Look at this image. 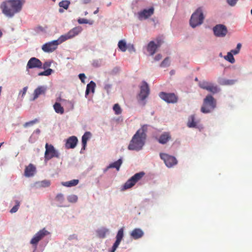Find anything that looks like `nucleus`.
Wrapping results in <instances>:
<instances>
[{
    "instance_id": "f257e3e1",
    "label": "nucleus",
    "mask_w": 252,
    "mask_h": 252,
    "mask_svg": "<svg viewBox=\"0 0 252 252\" xmlns=\"http://www.w3.org/2000/svg\"><path fill=\"white\" fill-rule=\"evenodd\" d=\"M25 2V0H6L1 3L0 8L3 14L11 18L21 11Z\"/></svg>"
},
{
    "instance_id": "f03ea898",
    "label": "nucleus",
    "mask_w": 252,
    "mask_h": 252,
    "mask_svg": "<svg viewBox=\"0 0 252 252\" xmlns=\"http://www.w3.org/2000/svg\"><path fill=\"white\" fill-rule=\"evenodd\" d=\"M146 128L144 126L136 131L130 141L128 150L139 151L142 149L146 138Z\"/></svg>"
},
{
    "instance_id": "7ed1b4c3",
    "label": "nucleus",
    "mask_w": 252,
    "mask_h": 252,
    "mask_svg": "<svg viewBox=\"0 0 252 252\" xmlns=\"http://www.w3.org/2000/svg\"><path fill=\"white\" fill-rule=\"evenodd\" d=\"M217 102L211 95H207L203 100L201 112L203 113H209L213 111L216 107Z\"/></svg>"
},
{
    "instance_id": "20e7f679",
    "label": "nucleus",
    "mask_w": 252,
    "mask_h": 252,
    "mask_svg": "<svg viewBox=\"0 0 252 252\" xmlns=\"http://www.w3.org/2000/svg\"><path fill=\"white\" fill-rule=\"evenodd\" d=\"M204 18L202 10L199 7L192 14L190 19V25L191 27L195 28L203 23Z\"/></svg>"
},
{
    "instance_id": "39448f33",
    "label": "nucleus",
    "mask_w": 252,
    "mask_h": 252,
    "mask_svg": "<svg viewBox=\"0 0 252 252\" xmlns=\"http://www.w3.org/2000/svg\"><path fill=\"white\" fill-rule=\"evenodd\" d=\"M150 94V89L148 84L145 81L142 82L140 86V91L137 96V100L139 104L145 105L146 104L145 99Z\"/></svg>"
},
{
    "instance_id": "423d86ee",
    "label": "nucleus",
    "mask_w": 252,
    "mask_h": 252,
    "mask_svg": "<svg viewBox=\"0 0 252 252\" xmlns=\"http://www.w3.org/2000/svg\"><path fill=\"white\" fill-rule=\"evenodd\" d=\"M144 174L145 173L143 172L135 174L125 183L122 187V189L126 190L133 187L137 182L142 179Z\"/></svg>"
},
{
    "instance_id": "0eeeda50",
    "label": "nucleus",
    "mask_w": 252,
    "mask_h": 252,
    "mask_svg": "<svg viewBox=\"0 0 252 252\" xmlns=\"http://www.w3.org/2000/svg\"><path fill=\"white\" fill-rule=\"evenodd\" d=\"M44 158L45 160H49L53 158H59V154L54 146L46 143L45 145Z\"/></svg>"
},
{
    "instance_id": "6e6552de",
    "label": "nucleus",
    "mask_w": 252,
    "mask_h": 252,
    "mask_svg": "<svg viewBox=\"0 0 252 252\" xmlns=\"http://www.w3.org/2000/svg\"><path fill=\"white\" fill-rule=\"evenodd\" d=\"M82 30V28L79 26L73 28L67 33L62 35L60 37V42H63L67 39L74 37L81 32Z\"/></svg>"
},
{
    "instance_id": "1a4fd4ad",
    "label": "nucleus",
    "mask_w": 252,
    "mask_h": 252,
    "mask_svg": "<svg viewBox=\"0 0 252 252\" xmlns=\"http://www.w3.org/2000/svg\"><path fill=\"white\" fill-rule=\"evenodd\" d=\"M199 86L202 89L206 90L213 94H216L219 91V89L217 85L213 83L206 81H202L199 83Z\"/></svg>"
},
{
    "instance_id": "9d476101",
    "label": "nucleus",
    "mask_w": 252,
    "mask_h": 252,
    "mask_svg": "<svg viewBox=\"0 0 252 252\" xmlns=\"http://www.w3.org/2000/svg\"><path fill=\"white\" fill-rule=\"evenodd\" d=\"M60 42V38L58 40H55L51 42L45 43L42 46V50L46 53H50L54 51L58 47Z\"/></svg>"
},
{
    "instance_id": "9b49d317",
    "label": "nucleus",
    "mask_w": 252,
    "mask_h": 252,
    "mask_svg": "<svg viewBox=\"0 0 252 252\" xmlns=\"http://www.w3.org/2000/svg\"><path fill=\"white\" fill-rule=\"evenodd\" d=\"M160 157L168 167H171L177 163L176 158L173 156L165 153H160Z\"/></svg>"
},
{
    "instance_id": "f8f14e48",
    "label": "nucleus",
    "mask_w": 252,
    "mask_h": 252,
    "mask_svg": "<svg viewBox=\"0 0 252 252\" xmlns=\"http://www.w3.org/2000/svg\"><path fill=\"white\" fill-rule=\"evenodd\" d=\"M159 95L162 99L168 103H175L178 101V96L174 93L161 92Z\"/></svg>"
},
{
    "instance_id": "ddd939ff",
    "label": "nucleus",
    "mask_w": 252,
    "mask_h": 252,
    "mask_svg": "<svg viewBox=\"0 0 252 252\" xmlns=\"http://www.w3.org/2000/svg\"><path fill=\"white\" fill-rule=\"evenodd\" d=\"M50 233L46 230L45 228H43L34 235L33 238L31 239L30 243L32 245H36L39 241L43 239L45 236H47Z\"/></svg>"
},
{
    "instance_id": "4468645a",
    "label": "nucleus",
    "mask_w": 252,
    "mask_h": 252,
    "mask_svg": "<svg viewBox=\"0 0 252 252\" xmlns=\"http://www.w3.org/2000/svg\"><path fill=\"white\" fill-rule=\"evenodd\" d=\"M213 32L217 37H224L227 33V29L225 26L222 24L217 25L213 28Z\"/></svg>"
},
{
    "instance_id": "2eb2a0df",
    "label": "nucleus",
    "mask_w": 252,
    "mask_h": 252,
    "mask_svg": "<svg viewBox=\"0 0 252 252\" xmlns=\"http://www.w3.org/2000/svg\"><path fill=\"white\" fill-rule=\"evenodd\" d=\"M157 43L154 41H150L147 46V51L151 55H153L156 52L157 49L161 45L163 41L161 38H157L156 39Z\"/></svg>"
},
{
    "instance_id": "dca6fc26",
    "label": "nucleus",
    "mask_w": 252,
    "mask_h": 252,
    "mask_svg": "<svg viewBox=\"0 0 252 252\" xmlns=\"http://www.w3.org/2000/svg\"><path fill=\"white\" fill-rule=\"evenodd\" d=\"M154 12V8L151 7L148 9H144L138 12L137 16L139 20H145L151 17Z\"/></svg>"
},
{
    "instance_id": "f3484780",
    "label": "nucleus",
    "mask_w": 252,
    "mask_h": 252,
    "mask_svg": "<svg viewBox=\"0 0 252 252\" xmlns=\"http://www.w3.org/2000/svg\"><path fill=\"white\" fill-rule=\"evenodd\" d=\"M42 66V62L38 59L32 57L28 61L26 68L27 69L34 68H41Z\"/></svg>"
},
{
    "instance_id": "a211bd4d",
    "label": "nucleus",
    "mask_w": 252,
    "mask_h": 252,
    "mask_svg": "<svg viewBox=\"0 0 252 252\" xmlns=\"http://www.w3.org/2000/svg\"><path fill=\"white\" fill-rule=\"evenodd\" d=\"M124 237V228L120 229L116 235V240L112 248L111 252H115L119 245H120L123 238Z\"/></svg>"
},
{
    "instance_id": "6ab92c4d",
    "label": "nucleus",
    "mask_w": 252,
    "mask_h": 252,
    "mask_svg": "<svg viewBox=\"0 0 252 252\" xmlns=\"http://www.w3.org/2000/svg\"><path fill=\"white\" fill-rule=\"evenodd\" d=\"M78 142V139L75 136L69 137L66 141L65 146L66 149H73L74 148Z\"/></svg>"
},
{
    "instance_id": "aec40b11",
    "label": "nucleus",
    "mask_w": 252,
    "mask_h": 252,
    "mask_svg": "<svg viewBox=\"0 0 252 252\" xmlns=\"http://www.w3.org/2000/svg\"><path fill=\"white\" fill-rule=\"evenodd\" d=\"M36 172V167L32 163L26 166L24 171V175L27 177L33 176Z\"/></svg>"
},
{
    "instance_id": "412c9836",
    "label": "nucleus",
    "mask_w": 252,
    "mask_h": 252,
    "mask_svg": "<svg viewBox=\"0 0 252 252\" xmlns=\"http://www.w3.org/2000/svg\"><path fill=\"white\" fill-rule=\"evenodd\" d=\"M171 138L169 132H164L160 135L158 139V142L162 144H166Z\"/></svg>"
},
{
    "instance_id": "4be33fe9",
    "label": "nucleus",
    "mask_w": 252,
    "mask_h": 252,
    "mask_svg": "<svg viewBox=\"0 0 252 252\" xmlns=\"http://www.w3.org/2000/svg\"><path fill=\"white\" fill-rule=\"evenodd\" d=\"M144 235L143 231L140 228L134 229L130 233V236L134 239H138L141 238Z\"/></svg>"
},
{
    "instance_id": "5701e85b",
    "label": "nucleus",
    "mask_w": 252,
    "mask_h": 252,
    "mask_svg": "<svg viewBox=\"0 0 252 252\" xmlns=\"http://www.w3.org/2000/svg\"><path fill=\"white\" fill-rule=\"evenodd\" d=\"M198 123L199 121H196L195 116L194 115H192L188 118L187 126L190 128L197 127Z\"/></svg>"
},
{
    "instance_id": "b1692460",
    "label": "nucleus",
    "mask_w": 252,
    "mask_h": 252,
    "mask_svg": "<svg viewBox=\"0 0 252 252\" xmlns=\"http://www.w3.org/2000/svg\"><path fill=\"white\" fill-rule=\"evenodd\" d=\"M46 91V88L43 86H39L33 92V100L36 99L39 95L44 94Z\"/></svg>"
},
{
    "instance_id": "393cba45",
    "label": "nucleus",
    "mask_w": 252,
    "mask_h": 252,
    "mask_svg": "<svg viewBox=\"0 0 252 252\" xmlns=\"http://www.w3.org/2000/svg\"><path fill=\"white\" fill-rule=\"evenodd\" d=\"M92 134L89 131L86 132L82 137V150H85L87 141L91 138Z\"/></svg>"
},
{
    "instance_id": "a878e982",
    "label": "nucleus",
    "mask_w": 252,
    "mask_h": 252,
    "mask_svg": "<svg viewBox=\"0 0 252 252\" xmlns=\"http://www.w3.org/2000/svg\"><path fill=\"white\" fill-rule=\"evenodd\" d=\"M122 159H119L118 160L110 164L107 167L106 170L109 168H115L116 169L117 171L120 170V168L122 164Z\"/></svg>"
},
{
    "instance_id": "bb28decb",
    "label": "nucleus",
    "mask_w": 252,
    "mask_h": 252,
    "mask_svg": "<svg viewBox=\"0 0 252 252\" xmlns=\"http://www.w3.org/2000/svg\"><path fill=\"white\" fill-rule=\"evenodd\" d=\"M95 86V83L93 81H91L90 83L87 84L85 92L86 95L89 94L90 92L94 93V92Z\"/></svg>"
},
{
    "instance_id": "cd10ccee",
    "label": "nucleus",
    "mask_w": 252,
    "mask_h": 252,
    "mask_svg": "<svg viewBox=\"0 0 252 252\" xmlns=\"http://www.w3.org/2000/svg\"><path fill=\"white\" fill-rule=\"evenodd\" d=\"M54 109L57 113L63 114L64 113V109L59 102H56L53 105Z\"/></svg>"
},
{
    "instance_id": "c85d7f7f",
    "label": "nucleus",
    "mask_w": 252,
    "mask_h": 252,
    "mask_svg": "<svg viewBox=\"0 0 252 252\" xmlns=\"http://www.w3.org/2000/svg\"><path fill=\"white\" fill-rule=\"evenodd\" d=\"M236 82V80H235L221 79L219 81V83L221 85H232Z\"/></svg>"
},
{
    "instance_id": "c756f323",
    "label": "nucleus",
    "mask_w": 252,
    "mask_h": 252,
    "mask_svg": "<svg viewBox=\"0 0 252 252\" xmlns=\"http://www.w3.org/2000/svg\"><path fill=\"white\" fill-rule=\"evenodd\" d=\"M79 183V180L77 179H74L69 181L63 182L62 183L63 185L67 187H70L76 186Z\"/></svg>"
},
{
    "instance_id": "7c9ffc66",
    "label": "nucleus",
    "mask_w": 252,
    "mask_h": 252,
    "mask_svg": "<svg viewBox=\"0 0 252 252\" xmlns=\"http://www.w3.org/2000/svg\"><path fill=\"white\" fill-rule=\"evenodd\" d=\"M118 46L120 50L122 52H125L127 50V45L124 40H120L118 42Z\"/></svg>"
},
{
    "instance_id": "2f4dec72",
    "label": "nucleus",
    "mask_w": 252,
    "mask_h": 252,
    "mask_svg": "<svg viewBox=\"0 0 252 252\" xmlns=\"http://www.w3.org/2000/svg\"><path fill=\"white\" fill-rule=\"evenodd\" d=\"M70 4V2L67 0H62L59 3V5L60 7H63L64 9H67L69 5Z\"/></svg>"
},
{
    "instance_id": "473e14b6",
    "label": "nucleus",
    "mask_w": 252,
    "mask_h": 252,
    "mask_svg": "<svg viewBox=\"0 0 252 252\" xmlns=\"http://www.w3.org/2000/svg\"><path fill=\"white\" fill-rule=\"evenodd\" d=\"M225 59L229 62L230 63H233L235 62V59L233 57V54L230 52L227 53L226 56L224 57Z\"/></svg>"
},
{
    "instance_id": "72a5a7b5",
    "label": "nucleus",
    "mask_w": 252,
    "mask_h": 252,
    "mask_svg": "<svg viewBox=\"0 0 252 252\" xmlns=\"http://www.w3.org/2000/svg\"><path fill=\"white\" fill-rule=\"evenodd\" d=\"M108 230L106 229H100L97 231V235L99 237L103 238L105 237Z\"/></svg>"
},
{
    "instance_id": "f704fd0d",
    "label": "nucleus",
    "mask_w": 252,
    "mask_h": 252,
    "mask_svg": "<svg viewBox=\"0 0 252 252\" xmlns=\"http://www.w3.org/2000/svg\"><path fill=\"white\" fill-rule=\"evenodd\" d=\"M52 72L53 70L52 69L48 68L44 71L39 72L38 75L39 76H49L52 73Z\"/></svg>"
},
{
    "instance_id": "c9c22d12",
    "label": "nucleus",
    "mask_w": 252,
    "mask_h": 252,
    "mask_svg": "<svg viewBox=\"0 0 252 252\" xmlns=\"http://www.w3.org/2000/svg\"><path fill=\"white\" fill-rule=\"evenodd\" d=\"M67 200L69 202L75 203L78 200V197L76 195H70L67 197Z\"/></svg>"
},
{
    "instance_id": "e433bc0d",
    "label": "nucleus",
    "mask_w": 252,
    "mask_h": 252,
    "mask_svg": "<svg viewBox=\"0 0 252 252\" xmlns=\"http://www.w3.org/2000/svg\"><path fill=\"white\" fill-rule=\"evenodd\" d=\"M113 110L115 111V114L117 115L120 114L122 112L121 107L118 104H114L113 106Z\"/></svg>"
},
{
    "instance_id": "4c0bfd02",
    "label": "nucleus",
    "mask_w": 252,
    "mask_h": 252,
    "mask_svg": "<svg viewBox=\"0 0 252 252\" xmlns=\"http://www.w3.org/2000/svg\"><path fill=\"white\" fill-rule=\"evenodd\" d=\"M16 202V205L12 207V208L10 210V213H15L16 212L18 209H19V206H20V202L18 201V200H16L15 201Z\"/></svg>"
},
{
    "instance_id": "58836bf2",
    "label": "nucleus",
    "mask_w": 252,
    "mask_h": 252,
    "mask_svg": "<svg viewBox=\"0 0 252 252\" xmlns=\"http://www.w3.org/2000/svg\"><path fill=\"white\" fill-rule=\"evenodd\" d=\"M78 22L80 24H89L90 25L93 24V21H90L84 18H80L78 20Z\"/></svg>"
},
{
    "instance_id": "ea45409f",
    "label": "nucleus",
    "mask_w": 252,
    "mask_h": 252,
    "mask_svg": "<svg viewBox=\"0 0 252 252\" xmlns=\"http://www.w3.org/2000/svg\"><path fill=\"white\" fill-rule=\"evenodd\" d=\"M38 120L37 119H35L32 121H31L28 122H26L24 124V126L25 127H28L29 126H31L35 124V123H37Z\"/></svg>"
},
{
    "instance_id": "a19ab883",
    "label": "nucleus",
    "mask_w": 252,
    "mask_h": 252,
    "mask_svg": "<svg viewBox=\"0 0 252 252\" xmlns=\"http://www.w3.org/2000/svg\"><path fill=\"white\" fill-rule=\"evenodd\" d=\"M169 65V58H166L160 63L161 67H166Z\"/></svg>"
},
{
    "instance_id": "79ce46f5",
    "label": "nucleus",
    "mask_w": 252,
    "mask_h": 252,
    "mask_svg": "<svg viewBox=\"0 0 252 252\" xmlns=\"http://www.w3.org/2000/svg\"><path fill=\"white\" fill-rule=\"evenodd\" d=\"M27 90H28V87H24L23 89V90L19 92V95H21V97L22 98H23L27 93Z\"/></svg>"
},
{
    "instance_id": "37998d69",
    "label": "nucleus",
    "mask_w": 252,
    "mask_h": 252,
    "mask_svg": "<svg viewBox=\"0 0 252 252\" xmlns=\"http://www.w3.org/2000/svg\"><path fill=\"white\" fill-rule=\"evenodd\" d=\"M238 0H226L228 4L231 6H234L236 4Z\"/></svg>"
},
{
    "instance_id": "c03bdc74",
    "label": "nucleus",
    "mask_w": 252,
    "mask_h": 252,
    "mask_svg": "<svg viewBox=\"0 0 252 252\" xmlns=\"http://www.w3.org/2000/svg\"><path fill=\"white\" fill-rule=\"evenodd\" d=\"M57 201L62 202L63 200V195L62 193L58 194L56 196Z\"/></svg>"
},
{
    "instance_id": "a18cd8bd",
    "label": "nucleus",
    "mask_w": 252,
    "mask_h": 252,
    "mask_svg": "<svg viewBox=\"0 0 252 252\" xmlns=\"http://www.w3.org/2000/svg\"><path fill=\"white\" fill-rule=\"evenodd\" d=\"M127 49H128L130 52L133 51L135 52V50L134 49V46L133 44H129L127 46Z\"/></svg>"
},
{
    "instance_id": "49530a36",
    "label": "nucleus",
    "mask_w": 252,
    "mask_h": 252,
    "mask_svg": "<svg viewBox=\"0 0 252 252\" xmlns=\"http://www.w3.org/2000/svg\"><path fill=\"white\" fill-rule=\"evenodd\" d=\"M50 185V183L48 181H44L41 182V186L43 187H49Z\"/></svg>"
},
{
    "instance_id": "de8ad7c7",
    "label": "nucleus",
    "mask_w": 252,
    "mask_h": 252,
    "mask_svg": "<svg viewBox=\"0 0 252 252\" xmlns=\"http://www.w3.org/2000/svg\"><path fill=\"white\" fill-rule=\"evenodd\" d=\"M79 79L81 80V81L84 83V80L86 78V76L85 75V74L84 73H81L79 75Z\"/></svg>"
},
{
    "instance_id": "09e8293b",
    "label": "nucleus",
    "mask_w": 252,
    "mask_h": 252,
    "mask_svg": "<svg viewBox=\"0 0 252 252\" xmlns=\"http://www.w3.org/2000/svg\"><path fill=\"white\" fill-rule=\"evenodd\" d=\"M162 58V56L160 54H158L155 57V60L156 61H158L160 60Z\"/></svg>"
},
{
    "instance_id": "8fccbe9b",
    "label": "nucleus",
    "mask_w": 252,
    "mask_h": 252,
    "mask_svg": "<svg viewBox=\"0 0 252 252\" xmlns=\"http://www.w3.org/2000/svg\"><path fill=\"white\" fill-rule=\"evenodd\" d=\"M239 51L236 49V48L234 50H231L230 52L232 53L233 55H236L239 53Z\"/></svg>"
},
{
    "instance_id": "3c124183",
    "label": "nucleus",
    "mask_w": 252,
    "mask_h": 252,
    "mask_svg": "<svg viewBox=\"0 0 252 252\" xmlns=\"http://www.w3.org/2000/svg\"><path fill=\"white\" fill-rule=\"evenodd\" d=\"M111 86L110 85H106L104 87V89L107 91H108L111 88Z\"/></svg>"
},
{
    "instance_id": "603ef678",
    "label": "nucleus",
    "mask_w": 252,
    "mask_h": 252,
    "mask_svg": "<svg viewBox=\"0 0 252 252\" xmlns=\"http://www.w3.org/2000/svg\"><path fill=\"white\" fill-rule=\"evenodd\" d=\"M50 65V63H47V62H46L44 64H43V68H45L48 66H49Z\"/></svg>"
},
{
    "instance_id": "864d4df0",
    "label": "nucleus",
    "mask_w": 252,
    "mask_h": 252,
    "mask_svg": "<svg viewBox=\"0 0 252 252\" xmlns=\"http://www.w3.org/2000/svg\"><path fill=\"white\" fill-rule=\"evenodd\" d=\"M242 45L241 43H238L236 47V49L240 51Z\"/></svg>"
},
{
    "instance_id": "5fc2aeb1",
    "label": "nucleus",
    "mask_w": 252,
    "mask_h": 252,
    "mask_svg": "<svg viewBox=\"0 0 252 252\" xmlns=\"http://www.w3.org/2000/svg\"><path fill=\"white\" fill-rule=\"evenodd\" d=\"M90 1H91V0H83V3L84 4L88 3Z\"/></svg>"
},
{
    "instance_id": "6e6d98bb",
    "label": "nucleus",
    "mask_w": 252,
    "mask_h": 252,
    "mask_svg": "<svg viewBox=\"0 0 252 252\" xmlns=\"http://www.w3.org/2000/svg\"><path fill=\"white\" fill-rule=\"evenodd\" d=\"M98 11H99V9H98V8H97V9L94 11V14H97L98 12Z\"/></svg>"
},
{
    "instance_id": "4d7b16f0",
    "label": "nucleus",
    "mask_w": 252,
    "mask_h": 252,
    "mask_svg": "<svg viewBox=\"0 0 252 252\" xmlns=\"http://www.w3.org/2000/svg\"><path fill=\"white\" fill-rule=\"evenodd\" d=\"M59 12H60V13H63V9L60 8V9H59Z\"/></svg>"
},
{
    "instance_id": "13d9d810",
    "label": "nucleus",
    "mask_w": 252,
    "mask_h": 252,
    "mask_svg": "<svg viewBox=\"0 0 252 252\" xmlns=\"http://www.w3.org/2000/svg\"><path fill=\"white\" fill-rule=\"evenodd\" d=\"M4 144V142H1L0 143V148L1 147V146Z\"/></svg>"
},
{
    "instance_id": "bf43d9fd",
    "label": "nucleus",
    "mask_w": 252,
    "mask_h": 252,
    "mask_svg": "<svg viewBox=\"0 0 252 252\" xmlns=\"http://www.w3.org/2000/svg\"><path fill=\"white\" fill-rule=\"evenodd\" d=\"M2 35V32H1V31L0 30V37H1Z\"/></svg>"
},
{
    "instance_id": "052dcab7",
    "label": "nucleus",
    "mask_w": 252,
    "mask_h": 252,
    "mask_svg": "<svg viewBox=\"0 0 252 252\" xmlns=\"http://www.w3.org/2000/svg\"><path fill=\"white\" fill-rule=\"evenodd\" d=\"M87 14H88V12H87V11H86V12H85V15H87Z\"/></svg>"
},
{
    "instance_id": "680f3d73",
    "label": "nucleus",
    "mask_w": 252,
    "mask_h": 252,
    "mask_svg": "<svg viewBox=\"0 0 252 252\" xmlns=\"http://www.w3.org/2000/svg\"><path fill=\"white\" fill-rule=\"evenodd\" d=\"M251 14L252 15V9H251Z\"/></svg>"
},
{
    "instance_id": "e2e57ef3",
    "label": "nucleus",
    "mask_w": 252,
    "mask_h": 252,
    "mask_svg": "<svg viewBox=\"0 0 252 252\" xmlns=\"http://www.w3.org/2000/svg\"><path fill=\"white\" fill-rule=\"evenodd\" d=\"M53 0V1H56V0Z\"/></svg>"
}]
</instances>
